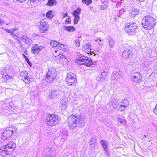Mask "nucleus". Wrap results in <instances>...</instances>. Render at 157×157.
<instances>
[{
	"label": "nucleus",
	"mask_w": 157,
	"mask_h": 157,
	"mask_svg": "<svg viewBox=\"0 0 157 157\" xmlns=\"http://www.w3.org/2000/svg\"><path fill=\"white\" fill-rule=\"evenodd\" d=\"M156 21V19L151 15H146L142 19V26L146 30H151L155 25Z\"/></svg>",
	"instance_id": "obj_1"
},
{
	"label": "nucleus",
	"mask_w": 157,
	"mask_h": 157,
	"mask_svg": "<svg viewBox=\"0 0 157 157\" xmlns=\"http://www.w3.org/2000/svg\"><path fill=\"white\" fill-rule=\"evenodd\" d=\"M56 76L55 70L54 68H49L46 74L44 80L48 83H51L55 80Z\"/></svg>",
	"instance_id": "obj_2"
},
{
	"label": "nucleus",
	"mask_w": 157,
	"mask_h": 157,
	"mask_svg": "<svg viewBox=\"0 0 157 157\" xmlns=\"http://www.w3.org/2000/svg\"><path fill=\"white\" fill-rule=\"evenodd\" d=\"M80 121V116H77L73 115L70 116L68 118V121L69 127L71 129H74L77 126Z\"/></svg>",
	"instance_id": "obj_3"
},
{
	"label": "nucleus",
	"mask_w": 157,
	"mask_h": 157,
	"mask_svg": "<svg viewBox=\"0 0 157 157\" xmlns=\"http://www.w3.org/2000/svg\"><path fill=\"white\" fill-rule=\"evenodd\" d=\"M58 121V116L56 114H49L45 120V122L47 125L51 126L56 125Z\"/></svg>",
	"instance_id": "obj_4"
},
{
	"label": "nucleus",
	"mask_w": 157,
	"mask_h": 157,
	"mask_svg": "<svg viewBox=\"0 0 157 157\" xmlns=\"http://www.w3.org/2000/svg\"><path fill=\"white\" fill-rule=\"evenodd\" d=\"M66 83L69 86H74L77 83L76 76L75 74L72 73L67 74L66 78Z\"/></svg>",
	"instance_id": "obj_5"
},
{
	"label": "nucleus",
	"mask_w": 157,
	"mask_h": 157,
	"mask_svg": "<svg viewBox=\"0 0 157 157\" xmlns=\"http://www.w3.org/2000/svg\"><path fill=\"white\" fill-rule=\"evenodd\" d=\"M138 26L134 22H130L125 25V31L128 35H132L135 33V30Z\"/></svg>",
	"instance_id": "obj_6"
},
{
	"label": "nucleus",
	"mask_w": 157,
	"mask_h": 157,
	"mask_svg": "<svg viewBox=\"0 0 157 157\" xmlns=\"http://www.w3.org/2000/svg\"><path fill=\"white\" fill-rule=\"evenodd\" d=\"M76 63L78 65H84L87 67H90L93 64L92 60L87 57L82 56L78 58Z\"/></svg>",
	"instance_id": "obj_7"
},
{
	"label": "nucleus",
	"mask_w": 157,
	"mask_h": 157,
	"mask_svg": "<svg viewBox=\"0 0 157 157\" xmlns=\"http://www.w3.org/2000/svg\"><path fill=\"white\" fill-rule=\"evenodd\" d=\"M16 130H13L12 127L9 128L5 130L3 133L0 134V138L3 140H6L8 138L10 137L14 132L16 133Z\"/></svg>",
	"instance_id": "obj_8"
},
{
	"label": "nucleus",
	"mask_w": 157,
	"mask_h": 157,
	"mask_svg": "<svg viewBox=\"0 0 157 157\" xmlns=\"http://www.w3.org/2000/svg\"><path fill=\"white\" fill-rule=\"evenodd\" d=\"M20 77L24 82L26 84H29L31 81V78L28 75V72L25 71L21 72Z\"/></svg>",
	"instance_id": "obj_9"
},
{
	"label": "nucleus",
	"mask_w": 157,
	"mask_h": 157,
	"mask_svg": "<svg viewBox=\"0 0 157 157\" xmlns=\"http://www.w3.org/2000/svg\"><path fill=\"white\" fill-rule=\"evenodd\" d=\"M6 149L7 150L9 154L14 150L16 147V144L13 142L11 141L9 142L7 144L3 145Z\"/></svg>",
	"instance_id": "obj_10"
},
{
	"label": "nucleus",
	"mask_w": 157,
	"mask_h": 157,
	"mask_svg": "<svg viewBox=\"0 0 157 157\" xmlns=\"http://www.w3.org/2000/svg\"><path fill=\"white\" fill-rule=\"evenodd\" d=\"M45 48L44 45L39 46L38 44H35L32 45L31 48L32 52L34 54H38L39 52Z\"/></svg>",
	"instance_id": "obj_11"
},
{
	"label": "nucleus",
	"mask_w": 157,
	"mask_h": 157,
	"mask_svg": "<svg viewBox=\"0 0 157 157\" xmlns=\"http://www.w3.org/2000/svg\"><path fill=\"white\" fill-rule=\"evenodd\" d=\"M48 23L46 22L42 21L40 24L39 29L41 32L44 33L48 30L49 27Z\"/></svg>",
	"instance_id": "obj_12"
},
{
	"label": "nucleus",
	"mask_w": 157,
	"mask_h": 157,
	"mask_svg": "<svg viewBox=\"0 0 157 157\" xmlns=\"http://www.w3.org/2000/svg\"><path fill=\"white\" fill-rule=\"evenodd\" d=\"M100 144L102 146L103 150L107 155L109 156V152L108 148L109 146L108 142L104 140H101L100 142Z\"/></svg>",
	"instance_id": "obj_13"
},
{
	"label": "nucleus",
	"mask_w": 157,
	"mask_h": 157,
	"mask_svg": "<svg viewBox=\"0 0 157 157\" xmlns=\"http://www.w3.org/2000/svg\"><path fill=\"white\" fill-rule=\"evenodd\" d=\"M132 78L134 79V82L137 83H139L142 79V77L139 72L133 73L131 75Z\"/></svg>",
	"instance_id": "obj_14"
},
{
	"label": "nucleus",
	"mask_w": 157,
	"mask_h": 157,
	"mask_svg": "<svg viewBox=\"0 0 157 157\" xmlns=\"http://www.w3.org/2000/svg\"><path fill=\"white\" fill-rule=\"evenodd\" d=\"M132 56V51L129 49L127 48L124 50L122 53V56L126 59L130 58Z\"/></svg>",
	"instance_id": "obj_15"
},
{
	"label": "nucleus",
	"mask_w": 157,
	"mask_h": 157,
	"mask_svg": "<svg viewBox=\"0 0 157 157\" xmlns=\"http://www.w3.org/2000/svg\"><path fill=\"white\" fill-rule=\"evenodd\" d=\"M14 73V71L12 68H8L5 70L4 75L5 76L8 77H6L7 78H12L13 76Z\"/></svg>",
	"instance_id": "obj_16"
},
{
	"label": "nucleus",
	"mask_w": 157,
	"mask_h": 157,
	"mask_svg": "<svg viewBox=\"0 0 157 157\" xmlns=\"http://www.w3.org/2000/svg\"><path fill=\"white\" fill-rule=\"evenodd\" d=\"M60 91L59 89H55L50 90L48 93L51 97L55 98L59 94Z\"/></svg>",
	"instance_id": "obj_17"
},
{
	"label": "nucleus",
	"mask_w": 157,
	"mask_h": 157,
	"mask_svg": "<svg viewBox=\"0 0 157 157\" xmlns=\"http://www.w3.org/2000/svg\"><path fill=\"white\" fill-rule=\"evenodd\" d=\"M122 78L121 73L119 72H117L114 71L113 72L111 75L112 80H116L120 79Z\"/></svg>",
	"instance_id": "obj_18"
},
{
	"label": "nucleus",
	"mask_w": 157,
	"mask_h": 157,
	"mask_svg": "<svg viewBox=\"0 0 157 157\" xmlns=\"http://www.w3.org/2000/svg\"><path fill=\"white\" fill-rule=\"evenodd\" d=\"M91 46L90 43H87L83 45L82 49L87 54H89L91 50Z\"/></svg>",
	"instance_id": "obj_19"
},
{
	"label": "nucleus",
	"mask_w": 157,
	"mask_h": 157,
	"mask_svg": "<svg viewBox=\"0 0 157 157\" xmlns=\"http://www.w3.org/2000/svg\"><path fill=\"white\" fill-rule=\"evenodd\" d=\"M46 156L52 157L54 156L55 155V151L54 150L52 149H48V151H46Z\"/></svg>",
	"instance_id": "obj_20"
},
{
	"label": "nucleus",
	"mask_w": 157,
	"mask_h": 157,
	"mask_svg": "<svg viewBox=\"0 0 157 157\" xmlns=\"http://www.w3.org/2000/svg\"><path fill=\"white\" fill-rule=\"evenodd\" d=\"M5 154H9L7 150L6 149L5 147L2 146L0 149V155L2 156H5Z\"/></svg>",
	"instance_id": "obj_21"
},
{
	"label": "nucleus",
	"mask_w": 157,
	"mask_h": 157,
	"mask_svg": "<svg viewBox=\"0 0 157 157\" xmlns=\"http://www.w3.org/2000/svg\"><path fill=\"white\" fill-rule=\"evenodd\" d=\"M68 98L65 97H63L60 101V104L62 106H64V108H66L67 107Z\"/></svg>",
	"instance_id": "obj_22"
},
{
	"label": "nucleus",
	"mask_w": 157,
	"mask_h": 157,
	"mask_svg": "<svg viewBox=\"0 0 157 157\" xmlns=\"http://www.w3.org/2000/svg\"><path fill=\"white\" fill-rule=\"evenodd\" d=\"M108 42L110 48H112L115 44V40L110 37L107 38Z\"/></svg>",
	"instance_id": "obj_23"
},
{
	"label": "nucleus",
	"mask_w": 157,
	"mask_h": 157,
	"mask_svg": "<svg viewBox=\"0 0 157 157\" xmlns=\"http://www.w3.org/2000/svg\"><path fill=\"white\" fill-rule=\"evenodd\" d=\"M22 40L25 44H30L32 42V40L26 36H24L23 37Z\"/></svg>",
	"instance_id": "obj_24"
},
{
	"label": "nucleus",
	"mask_w": 157,
	"mask_h": 157,
	"mask_svg": "<svg viewBox=\"0 0 157 157\" xmlns=\"http://www.w3.org/2000/svg\"><path fill=\"white\" fill-rule=\"evenodd\" d=\"M64 28L66 30L69 32H72L76 30L75 28L73 26H66Z\"/></svg>",
	"instance_id": "obj_25"
},
{
	"label": "nucleus",
	"mask_w": 157,
	"mask_h": 157,
	"mask_svg": "<svg viewBox=\"0 0 157 157\" xmlns=\"http://www.w3.org/2000/svg\"><path fill=\"white\" fill-rule=\"evenodd\" d=\"M57 3V2L56 0H48L47 4L48 6H52L55 5Z\"/></svg>",
	"instance_id": "obj_26"
},
{
	"label": "nucleus",
	"mask_w": 157,
	"mask_h": 157,
	"mask_svg": "<svg viewBox=\"0 0 157 157\" xmlns=\"http://www.w3.org/2000/svg\"><path fill=\"white\" fill-rule=\"evenodd\" d=\"M81 9L80 8H78L73 12V16H79L81 12Z\"/></svg>",
	"instance_id": "obj_27"
},
{
	"label": "nucleus",
	"mask_w": 157,
	"mask_h": 157,
	"mask_svg": "<svg viewBox=\"0 0 157 157\" xmlns=\"http://www.w3.org/2000/svg\"><path fill=\"white\" fill-rule=\"evenodd\" d=\"M59 44V43L56 41H52L51 42L50 45L52 47H56V48H57Z\"/></svg>",
	"instance_id": "obj_28"
},
{
	"label": "nucleus",
	"mask_w": 157,
	"mask_h": 157,
	"mask_svg": "<svg viewBox=\"0 0 157 157\" xmlns=\"http://www.w3.org/2000/svg\"><path fill=\"white\" fill-rule=\"evenodd\" d=\"M131 11L132 14L135 15H137L139 14V11L138 10V9L134 7L132 8L131 10Z\"/></svg>",
	"instance_id": "obj_29"
},
{
	"label": "nucleus",
	"mask_w": 157,
	"mask_h": 157,
	"mask_svg": "<svg viewBox=\"0 0 157 157\" xmlns=\"http://www.w3.org/2000/svg\"><path fill=\"white\" fill-rule=\"evenodd\" d=\"M83 3L86 5H89L92 3V0H82Z\"/></svg>",
	"instance_id": "obj_30"
},
{
	"label": "nucleus",
	"mask_w": 157,
	"mask_h": 157,
	"mask_svg": "<svg viewBox=\"0 0 157 157\" xmlns=\"http://www.w3.org/2000/svg\"><path fill=\"white\" fill-rule=\"evenodd\" d=\"M46 16L49 18H52L53 17L52 11H49L47 12L46 14Z\"/></svg>",
	"instance_id": "obj_31"
},
{
	"label": "nucleus",
	"mask_w": 157,
	"mask_h": 157,
	"mask_svg": "<svg viewBox=\"0 0 157 157\" xmlns=\"http://www.w3.org/2000/svg\"><path fill=\"white\" fill-rule=\"evenodd\" d=\"M74 17V22L75 24H77L79 21L80 19L79 16H73Z\"/></svg>",
	"instance_id": "obj_32"
},
{
	"label": "nucleus",
	"mask_w": 157,
	"mask_h": 157,
	"mask_svg": "<svg viewBox=\"0 0 157 157\" xmlns=\"http://www.w3.org/2000/svg\"><path fill=\"white\" fill-rule=\"evenodd\" d=\"M57 48L63 51H64L66 49L65 46L63 44H60L59 43V44H58V46Z\"/></svg>",
	"instance_id": "obj_33"
},
{
	"label": "nucleus",
	"mask_w": 157,
	"mask_h": 157,
	"mask_svg": "<svg viewBox=\"0 0 157 157\" xmlns=\"http://www.w3.org/2000/svg\"><path fill=\"white\" fill-rule=\"evenodd\" d=\"M117 121L120 123L121 124H124L125 123V121L122 118H120V117H118L117 119Z\"/></svg>",
	"instance_id": "obj_34"
},
{
	"label": "nucleus",
	"mask_w": 157,
	"mask_h": 157,
	"mask_svg": "<svg viewBox=\"0 0 157 157\" xmlns=\"http://www.w3.org/2000/svg\"><path fill=\"white\" fill-rule=\"evenodd\" d=\"M108 73L107 72L104 71L102 72L101 74L100 77L101 78L105 79Z\"/></svg>",
	"instance_id": "obj_35"
},
{
	"label": "nucleus",
	"mask_w": 157,
	"mask_h": 157,
	"mask_svg": "<svg viewBox=\"0 0 157 157\" xmlns=\"http://www.w3.org/2000/svg\"><path fill=\"white\" fill-rule=\"evenodd\" d=\"M96 142V139L95 137H93L91 138V139L90 142V145H91L94 143H95Z\"/></svg>",
	"instance_id": "obj_36"
},
{
	"label": "nucleus",
	"mask_w": 157,
	"mask_h": 157,
	"mask_svg": "<svg viewBox=\"0 0 157 157\" xmlns=\"http://www.w3.org/2000/svg\"><path fill=\"white\" fill-rule=\"evenodd\" d=\"M75 44L76 47H78L80 45V42L78 39H76L75 42Z\"/></svg>",
	"instance_id": "obj_37"
},
{
	"label": "nucleus",
	"mask_w": 157,
	"mask_h": 157,
	"mask_svg": "<svg viewBox=\"0 0 157 157\" xmlns=\"http://www.w3.org/2000/svg\"><path fill=\"white\" fill-rule=\"evenodd\" d=\"M71 21V19L69 17L66 19L65 21V23L66 24H69L70 23Z\"/></svg>",
	"instance_id": "obj_38"
},
{
	"label": "nucleus",
	"mask_w": 157,
	"mask_h": 157,
	"mask_svg": "<svg viewBox=\"0 0 157 157\" xmlns=\"http://www.w3.org/2000/svg\"><path fill=\"white\" fill-rule=\"evenodd\" d=\"M24 57L25 58V59L26 62H27V63L30 65V63H31L30 62L29 59L27 58V57L25 55H24Z\"/></svg>",
	"instance_id": "obj_39"
},
{
	"label": "nucleus",
	"mask_w": 157,
	"mask_h": 157,
	"mask_svg": "<svg viewBox=\"0 0 157 157\" xmlns=\"http://www.w3.org/2000/svg\"><path fill=\"white\" fill-rule=\"evenodd\" d=\"M126 106H125L124 105H120V108L121 109V111H124L125 108L126 107Z\"/></svg>",
	"instance_id": "obj_40"
},
{
	"label": "nucleus",
	"mask_w": 157,
	"mask_h": 157,
	"mask_svg": "<svg viewBox=\"0 0 157 157\" xmlns=\"http://www.w3.org/2000/svg\"><path fill=\"white\" fill-rule=\"evenodd\" d=\"M57 58L59 59V58L60 59H62L63 58H64L65 56L62 54H59V55L56 56Z\"/></svg>",
	"instance_id": "obj_41"
},
{
	"label": "nucleus",
	"mask_w": 157,
	"mask_h": 157,
	"mask_svg": "<svg viewBox=\"0 0 157 157\" xmlns=\"http://www.w3.org/2000/svg\"><path fill=\"white\" fill-rule=\"evenodd\" d=\"M153 112L155 114L157 115V104L153 109Z\"/></svg>",
	"instance_id": "obj_42"
},
{
	"label": "nucleus",
	"mask_w": 157,
	"mask_h": 157,
	"mask_svg": "<svg viewBox=\"0 0 157 157\" xmlns=\"http://www.w3.org/2000/svg\"><path fill=\"white\" fill-rule=\"evenodd\" d=\"M18 28H11L10 29V30H11V31H17V30H18Z\"/></svg>",
	"instance_id": "obj_43"
},
{
	"label": "nucleus",
	"mask_w": 157,
	"mask_h": 157,
	"mask_svg": "<svg viewBox=\"0 0 157 157\" xmlns=\"http://www.w3.org/2000/svg\"><path fill=\"white\" fill-rule=\"evenodd\" d=\"M2 29L3 30L5 31L6 32L8 33H9L10 32V30L7 29H5L3 27L2 28Z\"/></svg>",
	"instance_id": "obj_44"
},
{
	"label": "nucleus",
	"mask_w": 157,
	"mask_h": 157,
	"mask_svg": "<svg viewBox=\"0 0 157 157\" xmlns=\"http://www.w3.org/2000/svg\"><path fill=\"white\" fill-rule=\"evenodd\" d=\"M12 36L13 37V38H14V39H16L18 41H19V40L17 39L18 37L15 34H14V35L13 36Z\"/></svg>",
	"instance_id": "obj_45"
},
{
	"label": "nucleus",
	"mask_w": 157,
	"mask_h": 157,
	"mask_svg": "<svg viewBox=\"0 0 157 157\" xmlns=\"http://www.w3.org/2000/svg\"><path fill=\"white\" fill-rule=\"evenodd\" d=\"M67 15V13L63 14V17H62L63 18H63H65V17H66Z\"/></svg>",
	"instance_id": "obj_46"
},
{
	"label": "nucleus",
	"mask_w": 157,
	"mask_h": 157,
	"mask_svg": "<svg viewBox=\"0 0 157 157\" xmlns=\"http://www.w3.org/2000/svg\"><path fill=\"white\" fill-rule=\"evenodd\" d=\"M4 23V21L3 20L0 19V25H2Z\"/></svg>",
	"instance_id": "obj_47"
},
{
	"label": "nucleus",
	"mask_w": 157,
	"mask_h": 157,
	"mask_svg": "<svg viewBox=\"0 0 157 157\" xmlns=\"http://www.w3.org/2000/svg\"><path fill=\"white\" fill-rule=\"evenodd\" d=\"M17 1L20 3H23L25 2L26 0H17Z\"/></svg>",
	"instance_id": "obj_48"
},
{
	"label": "nucleus",
	"mask_w": 157,
	"mask_h": 157,
	"mask_svg": "<svg viewBox=\"0 0 157 157\" xmlns=\"http://www.w3.org/2000/svg\"><path fill=\"white\" fill-rule=\"evenodd\" d=\"M9 33H10V34L12 35V36H13L14 34V33H13V32L12 31H11L10 30Z\"/></svg>",
	"instance_id": "obj_49"
},
{
	"label": "nucleus",
	"mask_w": 157,
	"mask_h": 157,
	"mask_svg": "<svg viewBox=\"0 0 157 157\" xmlns=\"http://www.w3.org/2000/svg\"><path fill=\"white\" fill-rule=\"evenodd\" d=\"M118 0H111L113 2H116Z\"/></svg>",
	"instance_id": "obj_50"
},
{
	"label": "nucleus",
	"mask_w": 157,
	"mask_h": 157,
	"mask_svg": "<svg viewBox=\"0 0 157 157\" xmlns=\"http://www.w3.org/2000/svg\"><path fill=\"white\" fill-rule=\"evenodd\" d=\"M137 1H138L140 2H142L144 1L145 0H137Z\"/></svg>",
	"instance_id": "obj_51"
},
{
	"label": "nucleus",
	"mask_w": 157,
	"mask_h": 157,
	"mask_svg": "<svg viewBox=\"0 0 157 157\" xmlns=\"http://www.w3.org/2000/svg\"><path fill=\"white\" fill-rule=\"evenodd\" d=\"M147 136L145 135H144V136L143 137V138L144 139L145 138H146Z\"/></svg>",
	"instance_id": "obj_52"
},
{
	"label": "nucleus",
	"mask_w": 157,
	"mask_h": 157,
	"mask_svg": "<svg viewBox=\"0 0 157 157\" xmlns=\"http://www.w3.org/2000/svg\"><path fill=\"white\" fill-rule=\"evenodd\" d=\"M20 47L21 48H24V47H23V46L22 45H21Z\"/></svg>",
	"instance_id": "obj_53"
},
{
	"label": "nucleus",
	"mask_w": 157,
	"mask_h": 157,
	"mask_svg": "<svg viewBox=\"0 0 157 157\" xmlns=\"http://www.w3.org/2000/svg\"><path fill=\"white\" fill-rule=\"evenodd\" d=\"M99 40H100V41H102V40H101L100 39V38L99 39Z\"/></svg>",
	"instance_id": "obj_54"
},
{
	"label": "nucleus",
	"mask_w": 157,
	"mask_h": 157,
	"mask_svg": "<svg viewBox=\"0 0 157 157\" xmlns=\"http://www.w3.org/2000/svg\"><path fill=\"white\" fill-rule=\"evenodd\" d=\"M25 51H26V52H27V51H26V50H25Z\"/></svg>",
	"instance_id": "obj_55"
}]
</instances>
